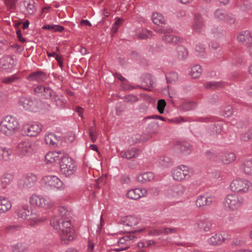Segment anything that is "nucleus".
Here are the masks:
<instances>
[{
  "instance_id": "6e6552de",
  "label": "nucleus",
  "mask_w": 252,
  "mask_h": 252,
  "mask_svg": "<svg viewBox=\"0 0 252 252\" xmlns=\"http://www.w3.org/2000/svg\"><path fill=\"white\" fill-rule=\"evenodd\" d=\"M29 201L32 205L43 209H49L54 205V202L50 198L36 194L30 197Z\"/></svg>"
},
{
  "instance_id": "338daca9",
  "label": "nucleus",
  "mask_w": 252,
  "mask_h": 252,
  "mask_svg": "<svg viewBox=\"0 0 252 252\" xmlns=\"http://www.w3.org/2000/svg\"><path fill=\"white\" fill-rule=\"evenodd\" d=\"M205 47L203 44H202L200 43H197L196 44L195 51L197 52H198V55L200 53H203L205 51Z\"/></svg>"
},
{
  "instance_id": "3c124183",
  "label": "nucleus",
  "mask_w": 252,
  "mask_h": 252,
  "mask_svg": "<svg viewBox=\"0 0 252 252\" xmlns=\"http://www.w3.org/2000/svg\"><path fill=\"white\" fill-rule=\"evenodd\" d=\"M166 78L168 83H172L178 80V75L176 72H171L166 76Z\"/></svg>"
},
{
  "instance_id": "a19ab883",
  "label": "nucleus",
  "mask_w": 252,
  "mask_h": 252,
  "mask_svg": "<svg viewBox=\"0 0 252 252\" xmlns=\"http://www.w3.org/2000/svg\"><path fill=\"white\" fill-rule=\"evenodd\" d=\"M202 72V69L199 65H195L193 66L189 71V75L193 78L199 77Z\"/></svg>"
},
{
  "instance_id": "2eb2a0df",
  "label": "nucleus",
  "mask_w": 252,
  "mask_h": 252,
  "mask_svg": "<svg viewBox=\"0 0 252 252\" xmlns=\"http://www.w3.org/2000/svg\"><path fill=\"white\" fill-rule=\"evenodd\" d=\"M34 91L35 94L43 99H49L54 96L53 90L48 86H37Z\"/></svg>"
},
{
  "instance_id": "39448f33",
  "label": "nucleus",
  "mask_w": 252,
  "mask_h": 252,
  "mask_svg": "<svg viewBox=\"0 0 252 252\" xmlns=\"http://www.w3.org/2000/svg\"><path fill=\"white\" fill-rule=\"evenodd\" d=\"M15 213L18 218L27 220L32 226L43 221V220L36 214L32 213L28 205L17 207Z\"/></svg>"
},
{
  "instance_id": "5701e85b",
  "label": "nucleus",
  "mask_w": 252,
  "mask_h": 252,
  "mask_svg": "<svg viewBox=\"0 0 252 252\" xmlns=\"http://www.w3.org/2000/svg\"><path fill=\"white\" fill-rule=\"evenodd\" d=\"M242 172L248 176H252V159L244 161L239 166Z\"/></svg>"
},
{
  "instance_id": "bf43d9fd",
  "label": "nucleus",
  "mask_w": 252,
  "mask_h": 252,
  "mask_svg": "<svg viewBox=\"0 0 252 252\" xmlns=\"http://www.w3.org/2000/svg\"><path fill=\"white\" fill-rule=\"evenodd\" d=\"M165 105L166 102L164 99H160L158 101L157 109L159 113L162 114L163 113Z\"/></svg>"
},
{
  "instance_id": "f8f14e48",
  "label": "nucleus",
  "mask_w": 252,
  "mask_h": 252,
  "mask_svg": "<svg viewBox=\"0 0 252 252\" xmlns=\"http://www.w3.org/2000/svg\"><path fill=\"white\" fill-rule=\"evenodd\" d=\"M42 128V126L40 123L36 122L26 123L23 126V132L28 136H36L40 133Z\"/></svg>"
},
{
  "instance_id": "f257e3e1",
  "label": "nucleus",
  "mask_w": 252,
  "mask_h": 252,
  "mask_svg": "<svg viewBox=\"0 0 252 252\" xmlns=\"http://www.w3.org/2000/svg\"><path fill=\"white\" fill-rule=\"evenodd\" d=\"M51 226L56 230L59 231L61 243L63 245H68L77 237L70 220H63L60 223L59 217H53L50 220Z\"/></svg>"
},
{
  "instance_id": "393cba45",
  "label": "nucleus",
  "mask_w": 252,
  "mask_h": 252,
  "mask_svg": "<svg viewBox=\"0 0 252 252\" xmlns=\"http://www.w3.org/2000/svg\"><path fill=\"white\" fill-rule=\"evenodd\" d=\"M141 151L139 149L133 148L128 150L122 151L121 155L123 158L130 159L136 158L141 154Z\"/></svg>"
},
{
  "instance_id": "1a4fd4ad",
  "label": "nucleus",
  "mask_w": 252,
  "mask_h": 252,
  "mask_svg": "<svg viewBox=\"0 0 252 252\" xmlns=\"http://www.w3.org/2000/svg\"><path fill=\"white\" fill-rule=\"evenodd\" d=\"M19 103L26 110L36 112L38 110L41 102L39 100L31 97H20Z\"/></svg>"
},
{
  "instance_id": "13d9d810",
  "label": "nucleus",
  "mask_w": 252,
  "mask_h": 252,
  "mask_svg": "<svg viewBox=\"0 0 252 252\" xmlns=\"http://www.w3.org/2000/svg\"><path fill=\"white\" fill-rule=\"evenodd\" d=\"M96 251L97 248L96 247V244L93 241L89 240L88 241L87 247V252H96Z\"/></svg>"
},
{
  "instance_id": "9d476101",
  "label": "nucleus",
  "mask_w": 252,
  "mask_h": 252,
  "mask_svg": "<svg viewBox=\"0 0 252 252\" xmlns=\"http://www.w3.org/2000/svg\"><path fill=\"white\" fill-rule=\"evenodd\" d=\"M17 61L13 56L7 55L0 59V71L10 73L15 68Z\"/></svg>"
},
{
  "instance_id": "dca6fc26",
  "label": "nucleus",
  "mask_w": 252,
  "mask_h": 252,
  "mask_svg": "<svg viewBox=\"0 0 252 252\" xmlns=\"http://www.w3.org/2000/svg\"><path fill=\"white\" fill-rule=\"evenodd\" d=\"M193 31L199 33L203 32L205 30V25L201 15L199 14H195L194 21L192 24Z\"/></svg>"
},
{
  "instance_id": "052dcab7",
  "label": "nucleus",
  "mask_w": 252,
  "mask_h": 252,
  "mask_svg": "<svg viewBox=\"0 0 252 252\" xmlns=\"http://www.w3.org/2000/svg\"><path fill=\"white\" fill-rule=\"evenodd\" d=\"M195 106L196 103L192 101L187 102L183 104V108L185 110H189L195 108Z\"/></svg>"
},
{
  "instance_id": "4be33fe9",
  "label": "nucleus",
  "mask_w": 252,
  "mask_h": 252,
  "mask_svg": "<svg viewBox=\"0 0 252 252\" xmlns=\"http://www.w3.org/2000/svg\"><path fill=\"white\" fill-rule=\"evenodd\" d=\"M61 158V154L57 152H50L45 157L46 162L49 164L60 163Z\"/></svg>"
},
{
  "instance_id": "473e14b6",
  "label": "nucleus",
  "mask_w": 252,
  "mask_h": 252,
  "mask_svg": "<svg viewBox=\"0 0 252 252\" xmlns=\"http://www.w3.org/2000/svg\"><path fill=\"white\" fill-rule=\"evenodd\" d=\"M162 40L166 43L178 44L182 42L183 39L172 34H167L162 36Z\"/></svg>"
},
{
  "instance_id": "c756f323",
  "label": "nucleus",
  "mask_w": 252,
  "mask_h": 252,
  "mask_svg": "<svg viewBox=\"0 0 252 252\" xmlns=\"http://www.w3.org/2000/svg\"><path fill=\"white\" fill-rule=\"evenodd\" d=\"M195 228L197 231L208 232L211 228V224L205 220H198L195 223Z\"/></svg>"
},
{
  "instance_id": "5fc2aeb1",
  "label": "nucleus",
  "mask_w": 252,
  "mask_h": 252,
  "mask_svg": "<svg viewBox=\"0 0 252 252\" xmlns=\"http://www.w3.org/2000/svg\"><path fill=\"white\" fill-rule=\"evenodd\" d=\"M212 33L214 37L218 38L223 35L224 32L220 28H215L212 30Z\"/></svg>"
},
{
  "instance_id": "4c0bfd02",
  "label": "nucleus",
  "mask_w": 252,
  "mask_h": 252,
  "mask_svg": "<svg viewBox=\"0 0 252 252\" xmlns=\"http://www.w3.org/2000/svg\"><path fill=\"white\" fill-rule=\"evenodd\" d=\"M60 137L54 133H49L45 136V141L47 144L54 145L58 141Z\"/></svg>"
},
{
  "instance_id": "7ed1b4c3",
  "label": "nucleus",
  "mask_w": 252,
  "mask_h": 252,
  "mask_svg": "<svg viewBox=\"0 0 252 252\" xmlns=\"http://www.w3.org/2000/svg\"><path fill=\"white\" fill-rule=\"evenodd\" d=\"M19 124L18 120L14 116L7 115L0 122V132L7 136H10L18 131Z\"/></svg>"
},
{
  "instance_id": "49530a36",
  "label": "nucleus",
  "mask_w": 252,
  "mask_h": 252,
  "mask_svg": "<svg viewBox=\"0 0 252 252\" xmlns=\"http://www.w3.org/2000/svg\"><path fill=\"white\" fill-rule=\"evenodd\" d=\"M227 12L223 9H218L214 13L215 18L219 21H224Z\"/></svg>"
},
{
  "instance_id": "a878e982",
  "label": "nucleus",
  "mask_w": 252,
  "mask_h": 252,
  "mask_svg": "<svg viewBox=\"0 0 252 252\" xmlns=\"http://www.w3.org/2000/svg\"><path fill=\"white\" fill-rule=\"evenodd\" d=\"M176 228L162 227L154 229L149 231V234L153 236H158L162 234H168L176 232Z\"/></svg>"
},
{
  "instance_id": "20e7f679",
  "label": "nucleus",
  "mask_w": 252,
  "mask_h": 252,
  "mask_svg": "<svg viewBox=\"0 0 252 252\" xmlns=\"http://www.w3.org/2000/svg\"><path fill=\"white\" fill-rule=\"evenodd\" d=\"M229 188L233 192L245 194L252 191V182L248 179L237 177L231 181Z\"/></svg>"
},
{
  "instance_id": "e2e57ef3",
  "label": "nucleus",
  "mask_w": 252,
  "mask_h": 252,
  "mask_svg": "<svg viewBox=\"0 0 252 252\" xmlns=\"http://www.w3.org/2000/svg\"><path fill=\"white\" fill-rule=\"evenodd\" d=\"M224 21L229 24H233L235 23V18L232 14L227 13L226 16L225 17Z\"/></svg>"
},
{
  "instance_id": "0e129e2a",
  "label": "nucleus",
  "mask_w": 252,
  "mask_h": 252,
  "mask_svg": "<svg viewBox=\"0 0 252 252\" xmlns=\"http://www.w3.org/2000/svg\"><path fill=\"white\" fill-rule=\"evenodd\" d=\"M241 139L243 141L252 139V128H251L247 133L242 135Z\"/></svg>"
},
{
  "instance_id": "37998d69",
  "label": "nucleus",
  "mask_w": 252,
  "mask_h": 252,
  "mask_svg": "<svg viewBox=\"0 0 252 252\" xmlns=\"http://www.w3.org/2000/svg\"><path fill=\"white\" fill-rule=\"evenodd\" d=\"M152 19L153 22L157 25L164 24L165 22V19L163 15L158 12H155L153 14Z\"/></svg>"
},
{
  "instance_id": "de8ad7c7",
  "label": "nucleus",
  "mask_w": 252,
  "mask_h": 252,
  "mask_svg": "<svg viewBox=\"0 0 252 252\" xmlns=\"http://www.w3.org/2000/svg\"><path fill=\"white\" fill-rule=\"evenodd\" d=\"M223 86L221 82H206L204 83V87L207 89H215Z\"/></svg>"
},
{
  "instance_id": "6ab92c4d",
  "label": "nucleus",
  "mask_w": 252,
  "mask_h": 252,
  "mask_svg": "<svg viewBox=\"0 0 252 252\" xmlns=\"http://www.w3.org/2000/svg\"><path fill=\"white\" fill-rule=\"evenodd\" d=\"M26 79L29 81H35L40 83L45 81L47 79V76L44 72L36 71L30 74L26 77Z\"/></svg>"
},
{
  "instance_id": "a18cd8bd",
  "label": "nucleus",
  "mask_w": 252,
  "mask_h": 252,
  "mask_svg": "<svg viewBox=\"0 0 252 252\" xmlns=\"http://www.w3.org/2000/svg\"><path fill=\"white\" fill-rule=\"evenodd\" d=\"M158 164L162 167H166L170 166L171 164V160L168 157H160L158 161Z\"/></svg>"
},
{
  "instance_id": "412c9836",
  "label": "nucleus",
  "mask_w": 252,
  "mask_h": 252,
  "mask_svg": "<svg viewBox=\"0 0 252 252\" xmlns=\"http://www.w3.org/2000/svg\"><path fill=\"white\" fill-rule=\"evenodd\" d=\"M12 207V203L6 197L0 196V214L6 213Z\"/></svg>"
},
{
  "instance_id": "bb28decb",
  "label": "nucleus",
  "mask_w": 252,
  "mask_h": 252,
  "mask_svg": "<svg viewBox=\"0 0 252 252\" xmlns=\"http://www.w3.org/2000/svg\"><path fill=\"white\" fill-rule=\"evenodd\" d=\"M13 179L11 174L5 173L0 177V189H4L7 188Z\"/></svg>"
},
{
  "instance_id": "e433bc0d",
  "label": "nucleus",
  "mask_w": 252,
  "mask_h": 252,
  "mask_svg": "<svg viewBox=\"0 0 252 252\" xmlns=\"http://www.w3.org/2000/svg\"><path fill=\"white\" fill-rule=\"evenodd\" d=\"M235 159V154L231 152H228L223 155L221 160L224 164H229L233 162Z\"/></svg>"
},
{
  "instance_id": "6e6d98bb",
  "label": "nucleus",
  "mask_w": 252,
  "mask_h": 252,
  "mask_svg": "<svg viewBox=\"0 0 252 252\" xmlns=\"http://www.w3.org/2000/svg\"><path fill=\"white\" fill-rule=\"evenodd\" d=\"M75 139V134L73 132H68L64 136V140L66 143H70L74 141Z\"/></svg>"
},
{
  "instance_id": "c03bdc74",
  "label": "nucleus",
  "mask_w": 252,
  "mask_h": 252,
  "mask_svg": "<svg viewBox=\"0 0 252 252\" xmlns=\"http://www.w3.org/2000/svg\"><path fill=\"white\" fill-rule=\"evenodd\" d=\"M27 248V245L25 243H17L12 246V252H24Z\"/></svg>"
},
{
  "instance_id": "680f3d73",
  "label": "nucleus",
  "mask_w": 252,
  "mask_h": 252,
  "mask_svg": "<svg viewBox=\"0 0 252 252\" xmlns=\"http://www.w3.org/2000/svg\"><path fill=\"white\" fill-rule=\"evenodd\" d=\"M180 150L182 152H185L186 154H189L191 151V147L187 143H184L183 144H181L180 148Z\"/></svg>"
},
{
  "instance_id": "f704fd0d",
  "label": "nucleus",
  "mask_w": 252,
  "mask_h": 252,
  "mask_svg": "<svg viewBox=\"0 0 252 252\" xmlns=\"http://www.w3.org/2000/svg\"><path fill=\"white\" fill-rule=\"evenodd\" d=\"M35 2L33 0H26L25 1V6L27 14L32 15L36 12V8L34 5Z\"/></svg>"
},
{
  "instance_id": "f3484780",
  "label": "nucleus",
  "mask_w": 252,
  "mask_h": 252,
  "mask_svg": "<svg viewBox=\"0 0 252 252\" xmlns=\"http://www.w3.org/2000/svg\"><path fill=\"white\" fill-rule=\"evenodd\" d=\"M137 238V237L134 234H128L120 238L118 241V243L119 246L122 247L124 250H126L131 243L134 242Z\"/></svg>"
},
{
  "instance_id": "864d4df0",
  "label": "nucleus",
  "mask_w": 252,
  "mask_h": 252,
  "mask_svg": "<svg viewBox=\"0 0 252 252\" xmlns=\"http://www.w3.org/2000/svg\"><path fill=\"white\" fill-rule=\"evenodd\" d=\"M233 113L232 107L230 106L225 107L223 110L220 112V114L225 117H228L232 115Z\"/></svg>"
},
{
  "instance_id": "c9c22d12",
  "label": "nucleus",
  "mask_w": 252,
  "mask_h": 252,
  "mask_svg": "<svg viewBox=\"0 0 252 252\" xmlns=\"http://www.w3.org/2000/svg\"><path fill=\"white\" fill-rule=\"evenodd\" d=\"M59 214L54 217H59L60 219V223L63 220H70L68 217L70 216V213L64 207L60 206L58 208Z\"/></svg>"
},
{
  "instance_id": "09e8293b",
  "label": "nucleus",
  "mask_w": 252,
  "mask_h": 252,
  "mask_svg": "<svg viewBox=\"0 0 252 252\" xmlns=\"http://www.w3.org/2000/svg\"><path fill=\"white\" fill-rule=\"evenodd\" d=\"M172 196L174 197H178L182 195L184 192V188L181 186H176L173 187Z\"/></svg>"
},
{
  "instance_id": "a211bd4d",
  "label": "nucleus",
  "mask_w": 252,
  "mask_h": 252,
  "mask_svg": "<svg viewBox=\"0 0 252 252\" xmlns=\"http://www.w3.org/2000/svg\"><path fill=\"white\" fill-rule=\"evenodd\" d=\"M147 193V191L144 188H135L128 190L126 195L128 198L136 200L140 197L145 196Z\"/></svg>"
},
{
  "instance_id": "4468645a",
  "label": "nucleus",
  "mask_w": 252,
  "mask_h": 252,
  "mask_svg": "<svg viewBox=\"0 0 252 252\" xmlns=\"http://www.w3.org/2000/svg\"><path fill=\"white\" fill-rule=\"evenodd\" d=\"M230 238L231 235L228 232L223 231L211 236L208 239L207 242L210 245H219L229 240Z\"/></svg>"
},
{
  "instance_id": "8fccbe9b",
  "label": "nucleus",
  "mask_w": 252,
  "mask_h": 252,
  "mask_svg": "<svg viewBox=\"0 0 252 252\" xmlns=\"http://www.w3.org/2000/svg\"><path fill=\"white\" fill-rule=\"evenodd\" d=\"M8 9L14 10L16 7L18 0H3Z\"/></svg>"
},
{
  "instance_id": "72a5a7b5",
  "label": "nucleus",
  "mask_w": 252,
  "mask_h": 252,
  "mask_svg": "<svg viewBox=\"0 0 252 252\" xmlns=\"http://www.w3.org/2000/svg\"><path fill=\"white\" fill-rule=\"evenodd\" d=\"M37 177L34 174H30L24 178L23 186L26 188L32 186L36 182Z\"/></svg>"
},
{
  "instance_id": "423d86ee",
  "label": "nucleus",
  "mask_w": 252,
  "mask_h": 252,
  "mask_svg": "<svg viewBox=\"0 0 252 252\" xmlns=\"http://www.w3.org/2000/svg\"><path fill=\"white\" fill-rule=\"evenodd\" d=\"M61 171L67 177H72L77 171V166L74 160L67 156H62L60 162Z\"/></svg>"
},
{
  "instance_id": "58836bf2",
  "label": "nucleus",
  "mask_w": 252,
  "mask_h": 252,
  "mask_svg": "<svg viewBox=\"0 0 252 252\" xmlns=\"http://www.w3.org/2000/svg\"><path fill=\"white\" fill-rule=\"evenodd\" d=\"M136 33L137 36L141 39H146L152 36V32L145 29H137Z\"/></svg>"
},
{
  "instance_id": "79ce46f5",
  "label": "nucleus",
  "mask_w": 252,
  "mask_h": 252,
  "mask_svg": "<svg viewBox=\"0 0 252 252\" xmlns=\"http://www.w3.org/2000/svg\"><path fill=\"white\" fill-rule=\"evenodd\" d=\"M122 221L124 225L128 226L135 225L137 223L136 219L132 216H126L124 218Z\"/></svg>"
},
{
  "instance_id": "cd10ccee",
  "label": "nucleus",
  "mask_w": 252,
  "mask_h": 252,
  "mask_svg": "<svg viewBox=\"0 0 252 252\" xmlns=\"http://www.w3.org/2000/svg\"><path fill=\"white\" fill-rule=\"evenodd\" d=\"M188 56V51L183 46H178L174 53V56L179 60H185Z\"/></svg>"
},
{
  "instance_id": "0eeeda50",
  "label": "nucleus",
  "mask_w": 252,
  "mask_h": 252,
  "mask_svg": "<svg viewBox=\"0 0 252 252\" xmlns=\"http://www.w3.org/2000/svg\"><path fill=\"white\" fill-rule=\"evenodd\" d=\"M41 184L47 189L54 191H62L65 189V185L55 175H46L41 179Z\"/></svg>"
},
{
  "instance_id": "774afa93",
  "label": "nucleus",
  "mask_w": 252,
  "mask_h": 252,
  "mask_svg": "<svg viewBox=\"0 0 252 252\" xmlns=\"http://www.w3.org/2000/svg\"><path fill=\"white\" fill-rule=\"evenodd\" d=\"M137 100V97L133 95H129L126 97V101L128 102L133 103L136 102Z\"/></svg>"
},
{
  "instance_id": "f03ea898",
  "label": "nucleus",
  "mask_w": 252,
  "mask_h": 252,
  "mask_svg": "<svg viewBox=\"0 0 252 252\" xmlns=\"http://www.w3.org/2000/svg\"><path fill=\"white\" fill-rule=\"evenodd\" d=\"M244 197L234 193L227 194L224 198L222 204L227 211H235L241 209L245 204Z\"/></svg>"
},
{
  "instance_id": "69168bd1",
  "label": "nucleus",
  "mask_w": 252,
  "mask_h": 252,
  "mask_svg": "<svg viewBox=\"0 0 252 252\" xmlns=\"http://www.w3.org/2000/svg\"><path fill=\"white\" fill-rule=\"evenodd\" d=\"M8 98L6 94L0 92V106L7 101Z\"/></svg>"
},
{
  "instance_id": "7c9ffc66",
  "label": "nucleus",
  "mask_w": 252,
  "mask_h": 252,
  "mask_svg": "<svg viewBox=\"0 0 252 252\" xmlns=\"http://www.w3.org/2000/svg\"><path fill=\"white\" fill-rule=\"evenodd\" d=\"M12 150L4 146H0V161H7L12 154Z\"/></svg>"
},
{
  "instance_id": "ddd939ff",
  "label": "nucleus",
  "mask_w": 252,
  "mask_h": 252,
  "mask_svg": "<svg viewBox=\"0 0 252 252\" xmlns=\"http://www.w3.org/2000/svg\"><path fill=\"white\" fill-rule=\"evenodd\" d=\"M189 167L185 165L179 166L173 169L172 176L174 180L180 181L189 177Z\"/></svg>"
},
{
  "instance_id": "aec40b11",
  "label": "nucleus",
  "mask_w": 252,
  "mask_h": 252,
  "mask_svg": "<svg viewBox=\"0 0 252 252\" xmlns=\"http://www.w3.org/2000/svg\"><path fill=\"white\" fill-rule=\"evenodd\" d=\"M214 198L213 197L208 195H200L196 201V205L198 207H204L210 205Z\"/></svg>"
},
{
  "instance_id": "b1692460",
  "label": "nucleus",
  "mask_w": 252,
  "mask_h": 252,
  "mask_svg": "<svg viewBox=\"0 0 252 252\" xmlns=\"http://www.w3.org/2000/svg\"><path fill=\"white\" fill-rule=\"evenodd\" d=\"M237 40L243 44L248 45L252 42V33L249 31H243L238 35Z\"/></svg>"
},
{
  "instance_id": "2f4dec72",
  "label": "nucleus",
  "mask_w": 252,
  "mask_h": 252,
  "mask_svg": "<svg viewBox=\"0 0 252 252\" xmlns=\"http://www.w3.org/2000/svg\"><path fill=\"white\" fill-rule=\"evenodd\" d=\"M154 179V174L151 172H144L138 175L136 177L137 181L141 183H145Z\"/></svg>"
},
{
  "instance_id": "9b49d317",
  "label": "nucleus",
  "mask_w": 252,
  "mask_h": 252,
  "mask_svg": "<svg viewBox=\"0 0 252 252\" xmlns=\"http://www.w3.org/2000/svg\"><path fill=\"white\" fill-rule=\"evenodd\" d=\"M33 143L26 140L18 143L17 146L16 154L20 157H27L31 155L33 151Z\"/></svg>"
},
{
  "instance_id": "4d7b16f0",
  "label": "nucleus",
  "mask_w": 252,
  "mask_h": 252,
  "mask_svg": "<svg viewBox=\"0 0 252 252\" xmlns=\"http://www.w3.org/2000/svg\"><path fill=\"white\" fill-rule=\"evenodd\" d=\"M20 227L19 225H9L5 227V231L7 233H12L19 230Z\"/></svg>"
},
{
  "instance_id": "603ef678",
  "label": "nucleus",
  "mask_w": 252,
  "mask_h": 252,
  "mask_svg": "<svg viewBox=\"0 0 252 252\" xmlns=\"http://www.w3.org/2000/svg\"><path fill=\"white\" fill-rule=\"evenodd\" d=\"M89 136L93 142H95L97 138V133L95 129V126L94 124V126H91L89 128Z\"/></svg>"
},
{
  "instance_id": "ea45409f",
  "label": "nucleus",
  "mask_w": 252,
  "mask_h": 252,
  "mask_svg": "<svg viewBox=\"0 0 252 252\" xmlns=\"http://www.w3.org/2000/svg\"><path fill=\"white\" fill-rule=\"evenodd\" d=\"M52 101L59 108H63L65 107L66 100L63 96L56 95L52 98Z\"/></svg>"
},
{
  "instance_id": "c85d7f7f",
  "label": "nucleus",
  "mask_w": 252,
  "mask_h": 252,
  "mask_svg": "<svg viewBox=\"0 0 252 252\" xmlns=\"http://www.w3.org/2000/svg\"><path fill=\"white\" fill-rule=\"evenodd\" d=\"M21 78L20 74L15 73L3 78L1 81L4 84H13L19 83L21 81Z\"/></svg>"
}]
</instances>
